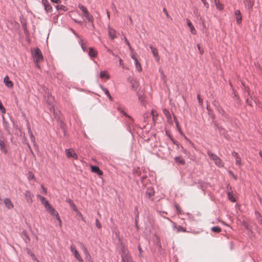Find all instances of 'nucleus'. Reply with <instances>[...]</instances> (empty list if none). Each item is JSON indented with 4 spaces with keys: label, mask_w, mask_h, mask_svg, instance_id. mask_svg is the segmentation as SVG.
Returning <instances> with one entry per match:
<instances>
[{
    "label": "nucleus",
    "mask_w": 262,
    "mask_h": 262,
    "mask_svg": "<svg viewBox=\"0 0 262 262\" xmlns=\"http://www.w3.org/2000/svg\"><path fill=\"white\" fill-rule=\"evenodd\" d=\"M32 55L34 61L36 63H38L43 59L42 54L40 50L37 47L32 50Z\"/></svg>",
    "instance_id": "1"
},
{
    "label": "nucleus",
    "mask_w": 262,
    "mask_h": 262,
    "mask_svg": "<svg viewBox=\"0 0 262 262\" xmlns=\"http://www.w3.org/2000/svg\"><path fill=\"white\" fill-rule=\"evenodd\" d=\"M80 10L83 12V15L85 17L86 19L89 20L90 22L92 23V25L94 26L93 24V21L94 20L93 16L91 14V13L88 11L87 8L81 4H79L78 6Z\"/></svg>",
    "instance_id": "2"
},
{
    "label": "nucleus",
    "mask_w": 262,
    "mask_h": 262,
    "mask_svg": "<svg viewBox=\"0 0 262 262\" xmlns=\"http://www.w3.org/2000/svg\"><path fill=\"white\" fill-rule=\"evenodd\" d=\"M226 193L228 200L231 202H235L236 201V199L233 194V191H232L231 187L228 185L226 187Z\"/></svg>",
    "instance_id": "3"
},
{
    "label": "nucleus",
    "mask_w": 262,
    "mask_h": 262,
    "mask_svg": "<svg viewBox=\"0 0 262 262\" xmlns=\"http://www.w3.org/2000/svg\"><path fill=\"white\" fill-rule=\"evenodd\" d=\"M71 252L74 254L75 257L79 261L83 262V259L81 257L78 251L76 250L75 246L74 245L71 246L70 247Z\"/></svg>",
    "instance_id": "4"
},
{
    "label": "nucleus",
    "mask_w": 262,
    "mask_h": 262,
    "mask_svg": "<svg viewBox=\"0 0 262 262\" xmlns=\"http://www.w3.org/2000/svg\"><path fill=\"white\" fill-rule=\"evenodd\" d=\"M41 3L44 6V9L46 13H52L53 11V8L50 3L48 0H42Z\"/></svg>",
    "instance_id": "5"
},
{
    "label": "nucleus",
    "mask_w": 262,
    "mask_h": 262,
    "mask_svg": "<svg viewBox=\"0 0 262 262\" xmlns=\"http://www.w3.org/2000/svg\"><path fill=\"white\" fill-rule=\"evenodd\" d=\"M5 138L4 137H2L0 139V149L2 151L4 152L5 154H7L8 152V150L6 147V144L5 143Z\"/></svg>",
    "instance_id": "6"
},
{
    "label": "nucleus",
    "mask_w": 262,
    "mask_h": 262,
    "mask_svg": "<svg viewBox=\"0 0 262 262\" xmlns=\"http://www.w3.org/2000/svg\"><path fill=\"white\" fill-rule=\"evenodd\" d=\"M88 49L89 50L88 51L87 53L91 58H95L97 57L98 53L96 49H95L93 47H89L88 48Z\"/></svg>",
    "instance_id": "7"
},
{
    "label": "nucleus",
    "mask_w": 262,
    "mask_h": 262,
    "mask_svg": "<svg viewBox=\"0 0 262 262\" xmlns=\"http://www.w3.org/2000/svg\"><path fill=\"white\" fill-rule=\"evenodd\" d=\"M91 171L97 173L99 176L103 174V171L97 165H91Z\"/></svg>",
    "instance_id": "8"
},
{
    "label": "nucleus",
    "mask_w": 262,
    "mask_h": 262,
    "mask_svg": "<svg viewBox=\"0 0 262 262\" xmlns=\"http://www.w3.org/2000/svg\"><path fill=\"white\" fill-rule=\"evenodd\" d=\"M149 48L151 49L153 56L155 57L156 60L157 62H159L160 60V56L158 54V50L157 48L153 47L151 45L149 46Z\"/></svg>",
    "instance_id": "9"
},
{
    "label": "nucleus",
    "mask_w": 262,
    "mask_h": 262,
    "mask_svg": "<svg viewBox=\"0 0 262 262\" xmlns=\"http://www.w3.org/2000/svg\"><path fill=\"white\" fill-rule=\"evenodd\" d=\"M155 191L154 189L150 186L147 187L146 191V196L148 199H150L152 196L155 195Z\"/></svg>",
    "instance_id": "10"
},
{
    "label": "nucleus",
    "mask_w": 262,
    "mask_h": 262,
    "mask_svg": "<svg viewBox=\"0 0 262 262\" xmlns=\"http://www.w3.org/2000/svg\"><path fill=\"white\" fill-rule=\"evenodd\" d=\"M234 15L235 16V18L236 20V23L237 24L239 25L242 23V16L239 10H236L234 11Z\"/></svg>",
    "instance_id": "11"
},
{
    "label": "nucleus",
    "mask_w": 262,
    "mask_h": 262,
    "mask_svg": "<svg viewBox=\"0 0 262 262\" xmlns=\"http://www.w3.org/2000/svg\"><path fill=\"white\" fill-rule=\"evenodd\" d=\"M59 124L60 128L62 130V131L63 133L64 136H66L67 128L66 123L62 120H60L59 121Z\"/></svg>",
    "instance_id": "12"
},
{
    "label": "nucleus",
    "mask_w": 262,
    "mask_h": 262,
    "mask_svg": "<svg viewBox=\"0 0 262 262\" xmlns=\"http://www.w3.org/2000/svg\"><path fill=\"white\" fill-rule=\"evenodd\" d=\"M49 212L52 215L55 216L56 218V219L59 221L60 226H61V221L60 220V216L58 214V213L57 211L55 210V209L53 208L51 210L49 211Z\"/></svg>",
    "instance_id": "13"
},
{
    "label": "nucleus",
    "mask_w": 262,
    "mask_h": 262,
    "mask_svg": "<svg viewBox=\"0 0 262 262\" xmlns=\"http://www.w3.org/2000/svg\"><path fill=\"white\" fill-rule=\"evenodd\" d=\"M4 82L5 83V84L9 88H12L13 86V82L10 80V79L8 76H6L4 78Z\"/></svg>",
    "instance_id": "14"
},
{
    "label": "nucleus",
    "mask_w": 262,
    "mask_h": 262,
    "mask_svg": "<svg viewBox=\"0 0 262 262\" xmlns=\"http://www.w3.org/2000/svg\"><path fill=\"white\" fill-rule=\"evenodd\" d=\"M214 163L219 167H223L224 163L216 155L214 154Z\"/></svg>",
    "instance_id": "15"
},
{
    "label": "nucleus",
    "mask_w": 262,
    "mask_h": 262,
    "mask_svg": "<svg viewBox=\"0 0 262 262\" xmlns=\"http://www.w3.org/2000/svg\"><path fill=\"white\" fill-rule=\"evenodd\" d=\"M4 203L6 207H7L8 209H11L13 208V204L9 199L5 198L4 200Z\"/></svg>",
    "instance_id": "16"
},
{
    "label": "nucleus",
    "mask_w": 262,
    "mask_h": 262,
    "mask_svg": "<svg viewBox=\"0 0 262 262\" xmlns=\"http://www.w3.org/2000/svg\"><path fill=\"white\" fill-rule=\"evenodd\" d=\"M66 154L68 158H77V154L70 149H66Z\"/></svg>",
    "instance_id": "17"
},
{
    "label": "nucleus",
    "mask_w": 262,
    "mask_h": 262,
    "mask_svg": "<svg viewBox=\"0 0 262 262\" xmlns=\"http://www.w3.org/2000/svg\"><path fill=\"white\" fill-rule=\"evenodd\" d=\"M187 26L190 29L191 33L193 34H196V30H195L194 27L193 26L190 20L188 19H187Z\"/></svg>",
    "instance_id": "18"
},
{
    "label": "nucleus",
    "mask_w": 262,
    "mask_h": 262,
    "mask_svg": "<svg viewBox=\"0 0 262 262\" xmlns=\"http://www.w3.org/2000/svg\"><path fill=\"white\" fill-rule=\"evenodd\" d=\"M66 202L69 203V204L70 205L72 209L74 211H78V209H77V206H76V205L74 204V202L71 199H67Z\"/></svg>",
    "instance_id": "19"
},
{
    "label": "nucleus",
    "mask_w": 262,
    "mask_h": 262,
    "mask_svg": "<svg viewBox=\"0 0 262 262\" xmlns=\"http://www.w3.org/2000/svg\"><path fill=\"white\" fill-rule=\"evenodd\" d=\"M27 201L29 203H31L32 202V197L33 194L29 191H27L26 194Z\"/></svg>",
    "instance_id": "20"
},
{
    "label": "nucleus",
    "mask_w": 262,
    "mask_h": 262,
    "mask_svg": "<svg viewBox=\"0 0 262 262\" xmlns=\"http://www.w3.org/2000/svg\"><path fill=\"white\" fill-rule=\"evenodd\" d=\"M173 227L174 228H177V232H185L186 231V228L183 227L181 226H178L177 227V224L176 223H173Z\"/></svg>",
    "instance_id": "21"
},
{
    "label": "nucleus",
    "mask_w": 262,
    "mask_h": 262,
    "mask_svg": "<svg viewBox=\"0 0 262 262\" xmlns=\"http://www.w3.org/2000/svg\"><path fill=\"white\" fill-rule=\"evenodd\" d=\"M214 5H215L216 9L219 11L223 9V6L220 3L219 0H214Z\"/></svg>",
    "instance_id": "22"
},
{
    "label": "nucleus",
    "mask_w": 262,
    "mask_h": 262,
    "mask_svg": "<svg viewBox=\"0 0 262 262\" xmlns=\"http://www.w3.org/2000/svg\"><path fill=\"white\" fill-rule=\"evenodd\" d=\"M3 124L5 129L6 130L8 134L11 135V133L10 131V127L9 125V123L7 121H4V123Z\"/></svg>",
    "instance_id": "23"
},
{
    "label": "nucleus",
    "mask_w": 262,
    "mask_h": 262,
    "mask_svg": "<svg viewBox=\"0 0 262 262\" xmlns=\"http://www.w3.org/2000/svg\"><path fill=\"white\" fill-rule=\"evenodd\" d=\"M244 3L246 4H248V8L249 10H251L252 9L253 5H254V1L253 0H246L244 1Z\"/></svg>",
    "instance_id": "24"
},
{
    "label": "nucleus",
    "mask_w": 262,
    "mask_h": 262,
    "mask_svg": "<svg viewBox=\"0 0 262 262\" xmlns=\"http://www.w3.org/2000/svg\"><path fill=\"white\" fill-rule=\"evenodd\" d=\"M83 252L85 255V259H87L88 261L92 260V257L91 255L89 254L87 249L83 246Z\"/></svg>",
    "instance_id": "25"
},
{
    "label": "nucleus",
    "mask_w": 262,
    "mask_h": 262,
    "mask_svg": "<svg viewBox=\"0 0 262 262\" xmlns=\"http://www.w3.org/2000/svg\"><path fill=\"white\" fill-rule=\"evenodd\" d=\"M174 160L176 163H178L181 165H184L185 164V160L180 156L176 157Z\"/></svg>",
    "instance_id": "26"
},
{
    "label": "nucleus",
    "mask_w": 262,
    "mask_h": 262,
    "mask_svg": "<svg viewBox=\"0 0 262 262\" xmlns=\"http://www.w3.org/2000/svg\"><path fill=\"white\" fill-rule=\"evenodd\" d=\"M55 8H56L57 11H62L66 12V11H68V8L63 5H57L55 6Z\"/></svg>",
    "instance_id": "27"
},
{
    "label": "nucleus",
    "mask_w": 262,
    "mask_h": 262,
    "mask_svg": "<svg viewBox=\"0 0 262 262\" xmlns=\"http://www.w3.org/2000/svg\"><path fill=\"white\" fill-rule=\"evenodd\" d=\"M79 44L81 46V47L82 49V50L85 52H87L89 50L88 48H87V46L86 45V43H84L83 42V40L82 39H80L79 41Z\"/></svg>",
    "instance_id": "28"
},
{
    "label": "nucleus",
    "mask_w": 262,
    "mask_h": 262,
    "mask_svg": "<svg viewBox=\"0 0 262 262\" xmlns=\"http://www.w3.org/2000/svg\"><path fill=\"white\" fill-rule=\"evenodd\" d=\"M100 77L101 78H105L107 79H108L110 78V76L108 74L107 71H101L100 73Z\"/></svg>",
    "instance_id": "29"
},
{
    "label": "nucleus",
    "mask_w": 262,
    "mask_h": 262,
    "mask_svg": "<svg viewBox=\"0 0 262 262\" xmlns=\"http://www.w3.org/2000/svg\"><path fill=\"white\" fill-rule=\"evenodd\" d=\"M121 252L122 253L121 257H126V256H128L129 255L128 254V252L127 249H126L124 247L121 249Z\"/></svg>",
    "instance_id": "30"
},
{
    "label": "nucleus",
    "mask_w": 262,
    "mask_h": 262,
    "mask_svg": "<svg viewBox=\"0 0 262 262\" xmlns=\"http://www.w3.org/2000/svg\"><path fill=\"white\" fill-rule=\"evenodd\" d=\"M118 111L123 115L124 116L127 117L129 120H130L132 122L134 121V119L129 115H128L126 113L124 112L120 107L118 108Z\"/></svg>",
    "instance_id": "31"
},
{
    "label": "nucleus",
    "mask_w": 262,
    "mask_h": 262,
    "mask_svg": "<svg viewBox=\"0 0 262 262\" xmlns=\"http://www.w3.org/2000/svg\"><path fill=\"white\" fill-rule=\"evenodd\" d=\"M135 63L137 70L139 72H141L142 70L140 63L139 62L138 59H135Z\"/></svg>",
    "instance_id": "32"
},
{
    "label": "nucleus",
    "mask_w": 262,
    "mask_h": 262,
    "mask_svg": "<svg viewBox=\"0 0 262 262\" xmlns=\"http://www.w3.org/2000/svg\"><path fill=\"white\" fill-rule=\"evenodd\" d=\"M174 122H175V123H176V125L177 128V129H178V131H179V133H180L181 135H183V132H182V130H181V128H180V126H179V121H178V120L177 118L175 116H174Z\"/></svg>",
    "instance_id": "33"
},
{
    "label": "nucleus",
    "mask_w": 262,
    "mask_h": 262,
    "mask_svg": "<svg viewBox=\"0 0 262 262\" xmlns=\"http://www.w3.org/2000/svg\"><path fill=\"white\" fill-rule=\"evenodd\" d=\"M130 83L132 85V89L136 90L138 84V82L134 79H131L130 80Z\"/></svg>",
    "instance_id": "34"
},
{
    "label": "nucleus",
    "mask_w": 262,
    "mask_h": 262,
    "mask_svg": "<svg viewBox=\"0 0 262 262\" xmlns=\"http://www.w3.org/2000/svg\"><path fill=\"white\" fill-rule=\"evenodd\" d=\"M207 109L208 112V114L210 116L211 118L212 119L211 122H213V112L211 110V108L210 107V106L207 105Z\"/></svg>",
    "instance_id": "35"
},
{
    "label": "nucleus",
    "mask_w": 262,
    "mask_h": 262,
    "mask_svg": "<svg viewBox=\"0 0 262 262\" xmlns=\"http://www.w3.org/2000/svg\"><path fill=\"white\" fill-rule=\"evenodd\" d=\"M45 207L46 208V209L48 211H50V210H51V209L53 208L52 206V205L49 203V202H46L45 205Z\"/></svg>",
    "instance_id": "36"
},
{
    "label": "nucleus",
    "mask_w": 262,
    "mask_h": 262,
    "mask_svg": "<svg viewBox=\"0 0 262 262\" xmlns=\"http://www.w3.org/2000/svg\"><path fill=\"white\" fill-rule=\"evenodd\" d=\"M103 92L106 95V96L108 97V98L111 101H112L113 100V98L111 96L108 90L107 89H104Z\"/></svg>",
    "instance_id": "37"
},
{
    "label": "nucleus",
    "mask_w": 262,
    "mask_h": 262,
    "mask_svg": "<svg viewBox=\"0 0 262 262\" xmlns=\"http://www.w3.org/2000/svg\"><path fill=\"white\" fill-rule=\"evenodd\" d=\"M22 233L23 235L28 240V241H26L25 242L26 243H28L31 240L28 234L26 231H24Z\"/></svg>",
    "instance_id": "38"
},
{
    "label": "nucleus",
    "mask_w": 262,
    "mask_h": 262,
    "mask_svg": "<svg viewBox=\"0 0 262 262\" xmlns=\"http://www.w3.org/2000/svg\"><path fill=\"white\" fill-rule=\"evenodd\" d=\"M38 197L39 198L41 203L43 204L44 205H45L46 202H49L48 200H46V198L43 196L38 194Z\"/></svg>",
    "instance_id": "39"
},
{
    "label": "nucleus",
    "mask_w": 262,
    "mask_h": 262,
    "mask_svg": "<svg viewBox=\"0 0 262 262\" xmlns=\"http://www.w3.org/2000/svg\"><path fill=\"white\" fill-rule=\"evenodd\" d=\"M235 164L238 167H241V157H236L235 158Z\"/></svg>",
    "instance_id": "40"
},
{
    "label": "nucleus",
    "mask_w": 262,
    "mask_h": 262,
    "mask_svg": "<svg viewBox=\"0 0 262 262\" xmlns=\"http://www.w3.org/2000/svg\"><path fill=\"white\" fill-rule=\"evenodd\" d=\"M146 178H147V176L146 174H144V175L141 176V177H140V180H141V183H142L143 186L145 185V183L144 182V180L145 179H146Z\"/></svg>",
    "instance_id": "41"
},
{
    "label": "nucleus",
    "mask_w": 262,
    "mask_h": 262,
    "mask_svg": "<svg viewBox=\"0 0 262 262\" xmlns=\"http://www.w3.org/2000/svg\"><path fill=\"white\" fill-rule=\"evenodd\" d=\"M163 112H164V114L166 116V117L168 119L171 118L170 114L168 110H167L166 109H165L163 110Z\"/></svg>",
    "instance_id": "42"
},
{
    "label": "nucleus",
    "mask_w": 262,
    "mask_h": 262,
    "mask_svg": "<svg viewBox=\"0 0 262 262\" xmlns=\"http://www.w3.org/2000/svg\"><path fill=\"white\" fill-rule=\"evenodd\" d=\"M0 111L1 112L4 114V113H6V109L4 107V106H3L1 101L0 100Z\"/></svg>",
    "instance_id": "43"
},
{
    "label": "nucleus",
    "mask_w": 262,
    "mask_h": 262,
    "mask_svg": "<svg viewBox=\"0 0 262 262\" xmlns=\"http://www.w3.org/2000/svg\"><path fill=\"white\" fill-rule=\"evenodd\" d=\"M151 115L152 116L153 121H155V117L158 116V114L155 112L153 110L151 111Z\"/></svg>",
    "instance_id": "44"
},
{
    "label": "nucleus",
    "mask_w": 262,
    "mask_h": 262,
    "mask_svg": "<svg viewBox=\"0 0 262 262\" xmlns=\"http://www.w3.org/2000/svg\"><path fill=\"white\" fill-rule=\"evenodd\" d=\"M30 136L31 140L33 143L34 145V146L36 145V143L35 141V138L34 136L33 135V134H31V135Z\"/></svg>",
    "instance_id": "45"
},
{
    "label": "nucleus",
    "mask_w": 262,
    "mask_h": 262,
    "mask_svg": "<svg viewBox=\"0 0 262 262\" xmlns=\"http://www.w3.org/2000/svg\"><path fill=\"white\" fill-rule=\"evenodd\" d=\"M77 212V216L79 218H80L81 220L85 222L84 217H83L82 214L78 210V211H76Z\"/></svg>",
    "instance_id": "46"
},
{
    "label": "nucleus",
    "mask_w": 262,
    "mask_h": 262,
    "mask_svg": "<svg viewBox=\"0 0 262 262\" xmlns=\"http://www.w3.org/2000/svg\"><path fill=\"white\" fill-rule=\"evenodd\" d=\"M221 231V229L219 226H214V232L219 233Z\"/></svg>",
    "instance_id": "47"
},
{
    "label": "nucleus",
    "mask_w": 262,
    "mask_h": 262,
    "mask_svg": "<svg viewBox=\"0 0 262 262\" xmlns=\"http://www.w3.org/2000/svg\"><path fill=\"white\" fill-rule=\"evenodd\" d=\"M174 207L176 208V209L177 210V212L179 213H181V210L179 205L178 204H176Z\"/></svg>",
    "instance_id": "48"
},
{
    "label": "nucleus",
    "mask_w": 262,
    "mask_h": 262,
    "mask_svg": "<svg viewBox=\"0 0 262 262\" xmlns=\"http://www.w3.org/2000/svg\"><path fill=\"white\" fill-rule=\"evenodd\" d=\"M21 23L22 24V27L24 30L25 33H26V32H28L26 24L25 23H23L22 21Z\"/></svg>",
    "instance_id": "49"
},
{
    "label": "nucleus",
    "mask_w": 262,
    "mask_h": 262,
    "mask_svg": "<svg viewBox=\"0 0 262 262\" xmlns=\"http://www.w3.org/2000/svg\"><path fill=\"white\" fill-rule=\"evenodd\" d=\"M95 222H96V227L98 228H101V223H100L99 221L98 220V219H96V220H95Z\"/></svg>",
    "instance_id": "50"
},
{
    "label": "nucleus",
    "mask_w": 262,
    "mask_h": 262,
    "mask_svg": "<svg viewBox=\"0 0 262 262\" xmlns=\"http://www.w3.org/2000/svg\"><path fill=\"white\" fill-rule=\"evenodd\" d=\"M197 99L198 100V102L200 105L203 104V99L201 98V96L199 94L197 95Z\"/></svg>",
    "instance_id": "51"
},
{
    "label": "nucleus",
    "mask_w": 262,
    "mask_h": 262,
    "mask_svg": "<svg viewBox=\"0 0 262 262\" xmlns=\"http://www.w3.org/2000/svg\"><path fill=\"white\" fill-rule=\"evenodd\" d=\"M30 256L31 257L32 259L33 260L37 261V262H39V261L38 260V259L37 258L36 255H35V254L34 253L33 254H31Z\"/></svg>",
    "instance_id": "52"
},
{
    "label": "nucleus",
    "mask_w": 262,
    "mask_h": 262,
    "mask_svg": "<svg viewBox=\"0 0 262 262\" xmlns=\"http://www.w3.org/2000/svg\"><path fill=\"white\" fill-rule=\"evenodd\" d=\"M109 35L112 39H114L116 37V35L112 33V31L111 30H109Z\"/></svg>",
    "instance_id": "53"
},
{
    "label": "nucleus",
    "mask_w": 262,
    "mask_h": 262,
    "mask_svg": "<svg viewBox=\"0 0 262 262\" xmlns=\"http://www.w3.org/2000/svg\"><path fill=\"white\" fill-rule=\"evenodd\" d=\"M125 258L126 259V262H134L132 258V257L130 255L128 256H126Z\"/></svg>",
    "instance_id": "54"
},
{
    "label": "nucleus",
    "mask_w": 262,
    "mask_h": 262,
    "mask_svg": "<svg viewBox=\"0 0 262 262\" xmlns=\"http://www.w3.org/2000/svg\"><path fill=\"white\" fill-rule=\"evenodd\" d=\"M197 47H198V50H199V52H200V54L202 55L204 53V51L202 49H201L200 45L199 44H198Z\"/></svg>",
    "instance_id": "55"
},
{
    "label": "nucleus",
    "mask_w": 262,
    "mask_h": 262,
    "mask_svg": "<svg viewBox=\"0 0 262 262\" xmlns=\"http://www.w3.org/2000/svg\"><path fill=\"white\" fill-rule=\"evenodd\" d=\"M54 4H59L61 3V0H50Z\"/></svg>",
    "instance_id": "56"
},
{
    "label": "nucleus",
    "mask_w": 262,
    "mask_h": 262,
    "mask_svg": "<svg viewBox=\"0 0 262 262\" xmlns=\"http://www.w3.org/2000/svg\"><path fill=\"white\" fill-rule=\"evenodd\" d=\"M170 140L172 142V143L175 145H178L179 142L174 140L172 137H170Z\"/></svg>",
    "instance_id": "57"
},
{
    "label": "nucleus",
    "mask_w": 262,
    "mask_h": 262,
    "mask_svg": "<svg viewBox=\"0 0 262 262\" xmlns=\"http://www.w3.org/2000/svg\"><path fill=\"white\" fill-rule=\"evenodd\" d=\"M232 156H233L235 158H236V157H239V155L238 154V153H237V152H235V151L232 152Z\"/></svg>",
    "instance_id": "58"
},
{
    "label": "nucleus",
    "mask_w": 262,
    "mask_h": 262,
    "mask_svg": "<svg viewBox=\"0 0 262 262\" xmlns=\"http://www.w3.org/2000/svg\"><path fill=\"white\" fill-rule=\"evenodd\" d=\"M163 12L166 14V16H167V17H169V14H168V12H167V11L166 9L164 8L163 9Z\"/></svg>",
    "instance_id": "59"
},
{
    "label": "nucleus",
    "mask_w": 262,
    "mask_h": 262,
    "mask_svg": "<svg viewBox=\"0 0 262 262\" xmlns=\"http://www.w3.org/2000/svg\"><path fill=\"white\" fill-rule=\"evenodd\" d=\"M26 250H27V254H29V255H31V254H33V253L31 251V250L30 249H29V248H27V249H26Z\"/></svg>",
    "instance_id": "60"
},
{
    "label": "nucleus",
    "mask_w": 262,
    "mask_h": 262,
    "mask_svg": "<svg viewBox=\"0 0 262 262\" xmlns=\"http://www.w3.org/2000/svg\"><path fill=\"white\" fill-rule=\"evenodd\" d=\"M202 2L203 3L205 6H206L207 8L209 7V4L206 2V0H201Z\"/></svg>",
    "instance_id": "61"
},
{
    "label": "nucleus",
    "mask_w": 262,
    "mask_h": 262,
    "mask_svg": "<svg viewBox=\"0 0 262 262\" xmlns=\"http://www.w3.org/2000/svg\"><path fill=\"white\" fill-rule=\"evenodd\" d=\"M132 54H131V57L132 58H133L134 60H135V59H137V58L136 57V56H135V54H136V53H135L134 52V51L133 52V53H131Z\"/></svg>",
    "instance_id": "62"
},
{
    "label": "nucleus",
    "mask_w": 262,
    "mask_h": 262,
    "mask_svg": "<svg viewBox=\"0 0 262 262\" xmlns=\"http://www.w3.org/2000/svg\"><path fill=\"white\" fill-rule=\"evenodd\" d=\"M137 95L138 96V99L140 101H142L143 99L142 98V95L141 94H139V93H137Z\"/></svg>",
    "instance_id": "63"
},
{
    "label": "nucleus",
    "mask_w": 262,
    "mask_h": 262,
    "mask_svg": "<svg viewBox=\"0 0 262 262\" xmlns=\"http://www.w3.org/2000/svg\"><path fill=\"white\" fill-rule=\"evenodd\" d=\"M208 155H209V156L210 158L211 159H213V153H212L211 151H209L208 152Z\"/></svg>",
    "instance_id": "64"
}]
</instances>
